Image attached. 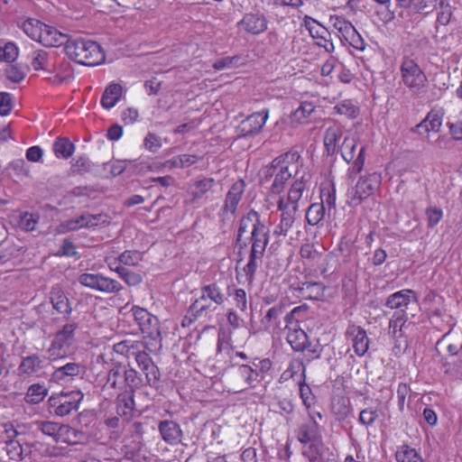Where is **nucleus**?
I'll list each match as a JSON object with an SVG mask.
<instances>
[{"label":"nucleus","instance_id":"nucleus-35","mask_svg":"<svg viewBox=\"0 0 462 462\" xmlns=\"http://www.w3.org/2000/svg\"><path fill=\"white\" fill-rule=\"evenodd\" d=\"M202 300H209L216 306L221 305L225 301V295L216 283H211L201 288Z\"/></svg>","mask_w":462,"mask_h":462},{"label":"nucleus","instance_id":"nucleus-33","mask_svg":"<svg viewBox=\"0 0 462 462\" xmlns=\"http://www.w3.org/2000/svg\"><path fill=\"white\" fill-rule=\"evenodd\" d=\"M342 130L338 126L327 128L324 135V145L328 155H333L337 150V143L342 137Z\"/></svg>","mask_w":462,"mask_h":462},{"label":"nucleus","instance_id":"nucleus-3","mask_svg":"<svg viewBox=\"0 0 462 462\" xmlns=\"http://www.w3.org/2000/svg\"><path fill=\"white\" fill-rule=\"evenodd\" d=\"M67 56L85 66H97L105 60V54L96 42L69 36L65 46Z\"/></svg>","mask_w":462,"mask_h":462},{"label":"nucleus","instance_id":"nucleus-62","mask_svg":"<svg viewBox=\"0 0 462 462\" xmlns=\"http://www.w3.org/2000/svg\"><path fill=\"white\" fill-rule=\"evenodd\" d=\"M377 411L373 408L362 410L359 414V422L365 426H371L377 419Z\"/></svg>","mask_w":462,"mask_h":462},{"label":"nucleus","instance_id":"nucleus-34","mask_svg":"<svg viewBox=\"0 0 462 462\" xmlns=\"http://www.w3.org/2000/svg\"><path fill=\"white\" fill-rule=\"evenodd\" d=\"M263 254H264V252L251 248L248 263L244 267V272L247 277V280L250 282H253L254 279L256 270H257L258 266L260 265V263H262Z\"/></svg>","mask_w":462,"mask_h":462},{"label":"nucleus","instance_id":"nucleus-18","mask_svg":"<svg viewBox=\"0 0 462 462\" xmlns=\"http://www.w3.org/2000/svg\"><path fill=\"white\" fill-rule=\"evenodd\" d=\"M158 430L162 439L169 445H177L181 442L183 431L174 420H164L159 422Z\"/></svg>","mask_w":462,"mask_h":462},{"label":"nucleus","instance_id":"nucleus-51","mask_svg":"<svg viewBox=\"0 0 462 462\" xmlns=\"http://www.w3.org/2000/svg\"><path fill=\"white\" fill-rule=\"evenodd\" d=\"M48 52L43 50L34 51L32 54V66L35 70L46 69Z\"/></svg>","mask_w":462,"mask_h":462},{"label":"nucleus","instance_id":"nucleus-22","mask_svg":"<svg viewBox=\"0 0 462 462\" xmlns=\"http://www.w3.org/2000/svg\"><path fill=\"white\" fill-rule=\"evenodd\" d=\"M245 184L243 180H237L231 186L226 196L225 205L223 208L224 213H230L231 215L235 214L237 206L242 199V196L245 191Z\"/></svg>","mask_w":462,"mask_h":462},{"label":"nucleus","instance_id":"nucleus-39","mask_svg":"<svg viewBox=\"0 0 462 462\" xmlns=\"http://www.w3.org/2000/svg\"><path fill=\"white\" fill-rule=\"evenodd\" d=\"M74 144L65 137L58 138L53 144V151L58 157L68 159L74 152Z\"/></svg>","mask_w":462,"mask_h":462},{"label":"nucleus","instance_id":"nucleus-15","mask_svg":"<svg viewBox=\"0 0 462 462\" xmlns=\"http://www.w3.org/2000/svg\"><path fill=\"white\" fill-rule=\"evenodd\" d=\"M418 299L415 292L412 290H402L391 294L385 302V306L390 309H395L396 310H402L407 313L406 310L410 306L417 305Z\"/></svg>","mask_w":462,"mask_h":462},{"label":"nucleus","instance_id":"nucleus-9","mask_svg":"<svg viewBox=\"0 0 462 462\" xmlns=\"http://www.w3.org/2000/svg\"><path fill=\"white\" fill-rule=\"evenodd\" d=\"M402 82L411 89L420 90L425 86L427 78L414 60L405 57L401 64Z\"/></svg>","mask_w":462,"mask_h":462},{"label":"nucleus","instance_id":"nucleus-4","mask_svg":"<svg viewBox=\"0 0 462 462\" xmlns=\"http://www.w3.org/2000/svg\"><path fill=\"white\" fill-rule=\"evenodd\" d=\"M308 310L306 305L294 308L284 316V329H287V341L295 351H303L307 348L308 336L300 328V314Z\"/></svg>","mask_w":462,"mask_h":462},{"label":"nucleus","instance_id":"nucleus-38","mask_svg":"<svg viewBox=\"0 0 462 462\" xmlns=\"http://www.w3.org/2000/svg\"><path fill=\"white\" fill-rule=\"evenodd\" d=\"M124 381L128 389L125 391H132L134 393L135 390L142 387L143 381L140 374L134 368H125Z\"/></svg>","mask_w":462,"mask_h":462},{"label":"nucleus","instance_id":"nucleus-47","mask_svg":"<svg viewBox=\"0 0 462 462\" xmlns=\"http://www.w3.org/2000/svg\"><path fill=\"white\" fill-rule=\"evenodd\" d=\"M34 424L41 432L52 438L54 441L56 440L57 435L60 432V423L51 420H38Z\"/></svg>","mask_w":462,"mask_h":462},{"label":"nucleus","instance_id":"nucleus-58","mask_svg":"<svg viewBox=\"0 0 462 462\" xmlns=\"http://www.w3.org/2000/svg\"><path fill=\"white\" fill-rule=\"evenodd\" d=\"M72 437H75V430L69 425L60 424V432L55 441L72 444Z\"/></svg>","mask_w":462,"mask_h":462},{"label":"nucleus","instance_id":"nucleus-28","mask_svg":"<svg viewBox=\"0 0 462 462\" xmlns=\"http://www.w3.org/2000/svg\"><path fill=\"white\" fill-rule=\"evenodd\" d=\"M298 296L305 300H319L323 296L324 286L320 282H302L297 289Z\"/></svg>","mask_w":462,"mask_h":462},{"label":"nucleus","instance_id":"nucleus-25","mask_svg":"<svg viewBox=\"0 0 462 462\" xmlns=\"http://www.w3.org/2000/svg\"><path fill=\"white\" fill-rule=\"evenodd\" d=\"M443 114L440 111L431 110L427 116L416 125L415 129L421 134L423 130L429 134L430 131L438 133L442 125Z\"/></svg>","mask_w":462,"mask_h":462},{"label":"nucleus","instance_id":"nucleus-55","mask_svg":"<svg viewBox=\"0 0 462 462\" xmlns=\"http://www.w3.org/2000/svg\"><path fill=\"white\" fill-rule=\"evenodd\" d=\"M39 25H43V23L40 21L30 19L23 23V31L32 40L37 41L40 34Z\"/></svg>","mask_w":462,"mask_h":462},{"label":"nucleus","instance_id":"nucleus-12","mask_svg":"<svg viewBox=\"0 0 462 462\" xmlns=\"http://www.w3.org/2000/svg\"><path fill=\"white\" fill-rule=\"evenodd\" d=\"M133 356H134L139 368L145 375L146 383L152 387H157L161 374L151 356L142 350L141 346L133 352Z\"/></svg>","mask_w":462,"mask_h":462},{"label":"nucleus","instance_id":"nucleus-43","mask_svg":"<svg viewBox=\"0 0 462 462\" xmlns=\"http://www.w3.org/2000/svg\"><path fill=\"white\" fill-rule=\"evenodd\" d=\"M329 20L343 39L346 38L355 29L354 25L342 16L331 15Z\"/></svg>","mask_w":462,"mask_h":462},{"label":"nucleus","instance_id":"nucleus-63","mask_svg":"<svg viewBox=\"0 0 462 462\" xmlns=\"http://www.w3.org/2000/svg\"><path fill=\"white\" fill-rule=\"evenodd\" d=\"M350 46H352L353 48L358 50V51H363L365 47V43L363 40V38L361 37V35L358 33V32L356 31V29L355 28L354 31L349 34L347 35L346 38L344 39Z\"/></svg>","mask_w":462,"mask_h":462},{"label":"nucleus","instance_id":"nucleus-21","mask_svg":"<svg viewBox=\"0 0 462 462\" xmlns=\"http://www.w3.org/2000/svg\"><path fill=\"white\" fill-rule=\"evenodd\" d=\"M50 300L57 312L63 314L66 319L69 318L72 307L69 298L60 286L52 287L50 292Z\"/></svg>","mask_w":462,"mask_h":462},{"label":"nucleus","instance_id":"nucleus-26","mask_svg":"<svg viewBox=\"0 0 462 462\" xmlns=\"http://www.w3.org/2000/svg\"><path fill=\"white\" fill-rule=\"evenodd\" d=\"M240 23L247 32L252 34L262 33L267 29V21L264 16L257 14H245Z\"/></svg>","mask_w":462,"mask_h":462},{"label":"nucleus","instance_id":"nucleus-8","mask_svg":"<svg viewBox=\"0 0 462 462\" xmlns=\"http://www.w3.org/2000/svg\"><path fill=\"white\" fill-rule=\"evenodd\" d=\"M132 311L142 333L152 341L161 345L162 334L158 318L138 306H134Z\"/></svg>","mask_w":462,"mask_h":462},{"label":"nucleus","instance_id":"nucleus-23","mask_svg":"<svg viewBox=\"0 0 462 462\" xmlns=\"http://www.w3.org/2000/svg\"><path fill=\"white\" fill-rule=\"evenodd\" d=\"M235 376L237 380L244 382L245 389L247 387L254 388L255 383H259L263 379V376L260 375L257 370L247 365H238L235 370Z\"/></svg>","mask_w":462,"mask_h":462},{"label":"nucleus","instance_id":"nucleus-61","mask_svg":"<svg viewBox=\"0 0 462 462\" xmlns=\"http://www.w3.org/2000/svg\"><path fill=\"white\" fill-rule=\"evenodd\" d=\"M37 223L38 218L32 214L26 212L21 216L19 226L25 231H32L35 229Z\"/></svg>","mask_w":462,"mask_h":462},{"label":"nucleus","instance_id":"nucleus-27","mask_svg":"<svg viewBox=\"0 0 462 462\" xmlns=\"http://www.w3.org/2000/svg\"><path fill=\"white\" fill-rule=\"evenodd\" d=\"M264 224L261 221L260 215L255 210H250L247 215L242 217L237 232L236 243H240L243 235L247 232L249 228H260Z\"/></svg>","mask_w":462,"mask_h":462},{"label":"nucleus","instance_id":"nucleus-60","mask_svg":"<svg viewBox=\"0 0 462 462\" xmlns=\"http://www.w3.org/2000/svg\"><path fill=\"white\" fill-rule=\"evenodd\" d=\"M6 452L9 457L13 460H21L23 454V448L19 441L7 440Z\"/></svg>","mask_w":462,"mask_h":462},{"label":"nucleus","instance_id":"nucleus-64","mask_svg":"<svg viewBox=\"0 0 462 462\" xmlns=\"http://www.w3.org/2000/svg\"><path fill=\"white\" fill-rule=\"evenodd\" d=\"M13 108L11 94L0 92V115L7 116Z\"/></svg>","mask_w":462,"mask_h":462},{"label":"nucleus","instance_id":"nucleus-44","mask_svg":"<svg viewBox=\"0 0 462 462\" xmlns=\"http://www.w3.org/2000/svg\"><path fill=\"white\" fill-rule=\"evenodd\" d=\"M47 389L39 383L32 384L29 387L27 393L25 395V401L28 403H39L41 402L45 396L47 395Z\"/></svg>","mask_w":462,"mask_h":462},{"label":"nucleus","instance_id":"nucleus-59","mask_svg":"<svg viewBox=\"0 0 462 462\" xmlns=\"http://www.w3.org/2000/svg\"><path fill=\"white\" fill-rule=\"evenodd\" d=\"M426 216L428 220V226L430 228H433L441 220L443 212L440 208L436 207H430L426 209Z\"/></svg>","mask_w":462,"mask_h":462},{"label":"nucleus","instance_id":"nucleus-52","mask_svg":"<svg viewBox=\"0 0 462 462\" xmlns=\"http://www.w3.org/2000/svg\"><path fill=\"white\" fill-rule=\"evenodd\" d=\"M300 254L303 259H307L310 262H318L321 257V254L312 244L302 245L300 250Z\"/></svg>","mask_w":462,"mask_h":462},{"label":"nucleus","instance_id":"nucleus-5","mask_svg":"<svg viewBox=\"0 0 462 462\" xmlns=\"http://www.w3.org/2000/svg\"><path fill=\"white\" fill-rule=\"evenodd\" d=\"M83 396L80 391L61 392L60 394L52 395L47 402L48 411L58 417L68 416L79 410Z\"/></svg>","mask_w":462,"mask_h":462},{"label":"nucleus","instance_id":"nucleus-2","mask_svg":"<svg viewBox=\"0 0 462 462\" xmlns=\"http://www.w3.org/2000/svg\"><path fill=\"white\" fill-rule=\"evenodd\" d=\"M305 189L304 176H301L293 181L286 196L279 197L277 209L281 214L273 232L275 237H285L297 226L299 203Z\"/></svg>","mask_w":462,"mask_h":462},{"label":"nucleus","instance_id":"nucleus-6","mask_svg":"<svg viewBox=\"0 0 462 462\" xmlns=\"http://www.w3.org/2000/svg\"><path fill=\"white\" fill-rule=\"evenodd\" d=\"M75 322L65 324L62 328L57 331L47 350L52 360L61 359L68 356L70 346L75 342V330L77 328Z\"/></svg>","mask_w":462,"mask_h":462},{"label":"nucleus","instance_id":"nucleus-19","mask_svg":"<svg viewBox=\"0 0 462 462\" xmlns=\"http://www.w3.org/2000/svg\"><path fill=\"white\" fill-rule=\"evenodd\" d=\"M215 185L213 178H203L193 181L188 190L189 196V203L196 204L204 199L208 198V193L212 189Z\"/></svg>","mask_w":462,"mask_h":462},{"label":"nucleus","instance_id":"nucleus-57","mask_svg":"<svg viewBox=\"0 0 462 462\" xmlns=\"http://www.w3.org/2000/svg\"><path fill=\"white\" fill-rule=\"evenodd\" d=\"M394 340V346H393V353L395 356L403 355L408 349V340L402 333H399V336L393 337Z\"/></svg>","mask_w":462,"mask_h":462},{"label":"nucleus","instance_id":"nucleus-53","mask_svg":"<svg viewBox=\"0 0 462 462\" xmlns=\"http://www.w3.org/2000/svg\"><path fill=\"white\" fill-rule=\"evenodd\" d=\"M398 462H424L423 459L413 448H408L396 453Z\"/></svg>","mask_w":462,"mask_h":462},{"label":"nucleus","instance_id":"nucleus-48","mask_svg":"<svg viewBox=\"0 0 462 462\" xmlns=\"http://www.w3.org/2000/svg\"><path fill=\"white\" fill-rule=\"evenodd\" d=\"M125 366L122 365H115L112 368L109 369L106 376V383L103 386V390L109 387L112 389L117 388L118 379L124 376Z\"/></svg>","mask_w":462,"mask_h":462},{"label":"nucleus","instance_id":"nucleus-40","mask_svg":"<svg viewBox=\"0 0 462 462\" xmlns=\"http://www.w3.org/2000/svg\"><path fill=\"white\" fill-rule=\"evenodd\" d=\"M407 319V313L402 310H396L393 313L389 322V331L393 337L399 336V333H402V328Z\"/></svg>","mask_w":462,"mask_h":462},{"label":"nucleus","instance_id":"nucleus-14","mask_svg":"<svg viewBox=\"0 0 462 462\" xmlns=\"http://www.w3.org/2000/svg\"><path fill=\"white\" fill-rule=\"evenodd\" d=\"M284 312L285 307L282 304H277L270 308L261 320L264 329L277 334L283 330L284 316L286 315Z\"/></svg>","mask_w":462,"mask_h":462},{"label":"nucleus","instance_id":"nucleus-11","mask_svg":"<svg viewBox=\"0 0 462 462\" xmlns=\"http://www.w3.org/2000/svg\"><path fill=\"white\" fill-rule=\"evenodd\" d=\"M79 282L85 287L105 293L118 292L123 289L122 284L118 281L99 273H82L79 277Z\"/></svg>","mask_w":462,"mask_h":462},{"label":"nucleus","instance_id":"nucleus-50","mask_svg":"<svg viewBox=\"0 0 462 462\" xmlns=\"http://www.w3.org/2000/svg\"><path fill=\"white\" fill-rule=\"evenodd\" d=\"M334 109L337 114L344 115L348 118H356L358 116V108L350 100L337 104Z\"/></svg>","mask_w":462,"mask_h":462},{"label":"nucleus","instance_id":"nucleus-49","mask_svg":"<svg viewBox=\"0 0 462 462\" xmlns=\"http://www.w3.org/2000/svg\"><path fill=\"white\" fill-rule=\"evenodd\" d=\"M117 260L124 265L135 266L143 260V253L137 250H126L117 257Z\"/></svg>","mask_w":462,"mask_h":462},{"label":"nucleus","instance_id":"nucleus-13","mask_svg":"<svg viewBox=\"0 0 462 462\" xmlns=\"http://www.w3.org/2000/svg\"><path fill=\"white\" fill-rule=\"evenodd\" d=\"M268 116L269 111L267 109L248 116L238 126L240 135L252 136L259 134L264 126Z\"/></svg>","mask_w":462,"mask_h":462},{"label":"nucleus","instance_id":"nucleus-7","mask_svg":"<svg viewBox=\"0 0 462 462\" xmlns=\"http://www.w3.org/2000/svg\"><path fill=\"white\" fill-rule=\"evenodd\" d=\"M382 177L377 172L361 176L355 188L348 191V203L352 206H357L369 198L375 189H379Z\"/></svg>","mask_w":462,"mask_h":462},{"label":"nucleus","instance_id":"nucleus-10","mask_svg":"<svg viewBox=\"0 0 462 462\" xmlns=\"http://www.w3.org/2000/svg\"><path fill=\"white\" fill-rule=\"evenodd\" d=\"M356 145L357 141L355 137L346 136L340 146V152L343 159L347 163L353 162L352 167L348 169V174L350 177L358 174L363 170L365 164V147L362 146L356 158H355Z\"/></svg>","mask_w":462,"mask_h":462},{"label":"nucleus","instance_id":"nucleus-46","mask_svg":"<svg viewBox=\"0 0 462 462\" xmlns=\"http://www.w3.org/2000/svg\"><path fill=\"white\" fill-rule=\"evenodd\" d=\"M8 170L10 174L14 175L19 180L27 178L30 174L29 166L23 159H18L12 162L8 166Z\"/></svg>","mask_w":462,"mask_h":462},{"label":"nucleus","instance_id":"nucleus-24","mask_svg":"<svg viewBox=\"0 0 462 462\" xmlns=\"http://www.w3.org/2000/svg\"><path fill=\"white\" fill-rule=\"evenodd\" d=\"M134 409V393L132 391H125L117 395L116 411L117 414L129 420L133 416Z\"/></svg>","mask_w":462,"mask_h":462},{"label":"nucleus","instance_id":"nucleus-17","mask_svg":"<svg viewBox=\"0 0 462 462\" xmlns=\"http://www.w3.org/2000/svg\"><path fill=\"white\" fill-rule=\"evenodd\" d=\"M346 336L351 340L354 351L357 356H362L367 352L369 348V338L366 331L363 328L356 325H350L346 331Z\"/></svg>","mask_w":462,"mask_h":462},{"label":"nucleus","instance_id":"nucleus-16","mask_svg":"<svg viewBox=\"0 0 462 462\" xmlns=\"http://www.w3.org/2000/svg\"><path fill=\"white\" fill-rule=\"evenodd\" d=\"M40 26L38 42L46 47H59L67 44L69 35L58 31L56 28L44 24Z\"/></svg>","mask_w":462,"mask_h":462},{"label":"nucleus","instance_id":"nucleus-54","mask_svg":"<svg viewBox=\"0 0 462 462\" xmlns=\"http://www.w3.org/2000/svg\"><path fill=\"white\" fill-rule=\"evenodd\" d=\"M18 56V48L13 42H8L4 48L0 47V60L14 61Z\"/></svg>","mask_w":462,"mask_h":462},{"label":"nucleus","instance_id":"nucleus-1","mask_svg":"<svg viewBox=\"0 0 462 462\" xmlns=\"http://www.w3.org/2000/svg\"><path fill=\"white\" fill-rule=\"evenodd\" d=\"M303 160L297 151L291 150L276 158L263 170V183L273 178L269 188V196L280 195L286 182L292 177H297Z\"/></svg>","mask_w":462,"mask_h":462},{"label":"nucleus","instance_id":"nucleus-45","mask_svg":"<svg viewBox=\"0 0 462 462\" xmlns=\"http://www.w3.org/2000/svg\"><path fill=\"white\" fill-rule=\"evenodd\" d=\"M142 346L143 343L140 341L123 340L115 344L113 349L116 353L129 357L130 355H133V352Z\"/></svg>","mask_w":462,"mask_h":462},{"label":"nucleus","instance_id":"nucleus-32","mask_svg":"<svg viewBox=\"0 0 462 462\" xmlns=\"http://www.w3.org/2000/svg\"><path fill=\"white\" fill-rule=\"evenodd\" d=\"M269 230L266 229L265 225L261 226L260 228H254L251 231L250 241L252 243V249L265 252L266 246L269 243Z\"/></svg>","mask_w":462,"mask_h":462},{"label":"nucleus","instance_id":"nucleus-29","mask_svg":"<svg viewBox=\"0 0 462 462\" xmlns=\"http://www.w3.org/2000/svg\"><path fill=\"white\" fill-rule=\"evenodd\" d=\"M123 92V88L120 84L111 83L109 84L102 96L101 105L106 109H110L116 106L119 101Z\"/></svg>","mask_w":462,"mask_h":462},{"label":"nucleus","instance_id":"nucleus-37","mask_svg":"<svg viewBox=\"0 0 462 462\" xmlns=\"http://www.w3.org/2000/svg\"><path fill=\"white\" fill-rule=\"evenodd\" d=\"M315 110V106L310 102H301L300 106L291 112L290 118L292 124H301Z\"/></svg>","mask_w":462,"mask_h":462},{"label":"nucleus","instance_id":"nucleus-41","mask_svg":"<svg viewBox=\"0 0 462 462\" xmlns=\"http://www.w3.org/2000/svg\"><path fill=\"white\" fill-rule=\"evenodd\" d=\"M110 270L116 272L129 286H136L142 282V276L134 273L124 266L112 267Z\"/></svg>","mask_w":462,"mask_h":462},{"label":"nucleus","instance_id":"nucleus-30","mask_svg":"<svg viewBox=\"0 0 462 462\" xmlns=\"http://www.w3.org/2000/svg\"><path fill=\"white\" fill-rule=\"evenodd\" d=\"M319 424L310 417V420L301 424L297 430V438L300 443L307 444L311 442L317 436Z\"/></svg>","mask_w":462,"mask_h":462},{"label":"nucleus","instance_id":"nucleus-31","mask_svg":"<svg viewBox=\"0 0 462 462\" xmlns=\"http://www.w3.org/2000/svg\"><path fill=\"white\" fill-rule=\"evenodd\" d=\"M43 360L37 354L23 357L19 367L21 375H32L37 373L42 367Z\"/></svg>","mask_w":462,"mask_h":462},{"label":"nucleus","instance_id":"nucleus-42","mask_svg":"<svg viewBox=\"0 0 462 462\" xmlns=\"http://www.w3.org/2000/svg\"><path fill=\"white\" fill-rule=\"evenodd\" d=\"M325 208L323 204L313 203L306 212V220L311 226L318 225L325 217Z\"/></svg>","mask_w":462,"mask_h":462},{"label":"nucleus","instance_id":"nucleus-56","mask_svg":"<svg viewBox=\"0 0 462 462\" xmlns=\"http://www.w3.org/2000/svg\"><path fill=\"white\" fill-rule=\"evenodd\" d=\"M5 74L8 79L13 82H20L25 77L24 70L18 65L9 64L5 69Z\"/></svg>","mask_w":462,"mask_h":462},{"label":"nucleus","instance_id":"nucleus-20","mask_svg":"<svg viewBox=\"0 0 462 462\" xmlns=\"http://www.w3.org/2000/svg\"><path fill=\"white\" fill-rule=\"evenodd\" d=\"M86 373V366L80 363L69 362L55 369L51 374V381L60 383L67 378H74L76 376L82 377Z\"/></svg>","mask_w":462,"mask_h":462},{"label":"nucleus","instance_id":"nucleus-36","mask_svg":"<svg viewBox=\"0 0 462 462\" xmlns=\"http://www.w3.org/2000/svg\"><path fill=\"white\" fill-rule=\"evenodd\" d=\"M213 304V302H208V300H202V297H199L190 305L189 314L192 315L194 319L202 317L208 311L212 312L217 309V306Z\"/></svg>","mask_w":462,"mask_h":462}]
</instances>
